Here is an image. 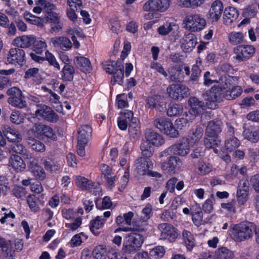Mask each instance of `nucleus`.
Returning <instances> with one entry per match:
<instances>
[{"mask_svg":"<svg viewBox=\"0 0 259 259\" xmlns=\"http://www.w3.org/2000/svg\"><path fill=\"white\" fill-rule=\"evenodd\" d=\"M149 157H140L134 161L133 168L134 172L137 175L139 176H145L148 170L152 168L153 163L149 158Z\"/></svg>","mask_w":259,"mask_h":259,"instance_id":"11","label":"nucleus"},{"mask_svg":"<svg viewBox=\"0 0 259 259\" xmlns=\"http://www.w3.org/2000/svg\"><path fill=\"white\" fill-rule=\"evenodd\" d=\"M211 164L203 160H199L195 165L194 171L199 176H203L209 174L212 170Z\"/></svg>","mask_w":259,"mask_h":259,"instance_id":"34","label":"nucleus"},{"mask_svg":"<svg viewBox=\"0 0 259 259\" xmlns=\"http://www.w3.org/2000/svg\"><path fill=\"white\" fill-rule=\"evenodd\" d=\"M133 112L128 110H124L119 113V116L117 119L118 127L122 131H125L127 127L128 123L132 122V118L134 117Z\"/></svg>","mask_w":259,"mask_h":259,"instance_id":"26","label":"nucleus"},{"mask_svg":"<svg viewBox=\"0 0 259 259\" xmlns=\"http://www.w3.org/2000/svg\"><path fill=\"white\" fill-rule=\"evenodd\" d=\"M183 112V106L180 104H174L170 106L167 110V115L169 117L178 116Z\"/></svg>","mask_w":259,"mask_h":259,"instance_id":"54","label":"nucleus"},{"mask_svg":"<svg viewBox=\"0 0 259 259\" xmlns=\"http://www.w3.org/2000/svg\"><path fill=\"white\" fill-rule=\"evenodd\" d=\"M87 238V236L83 233L76 234L72 237L69 242L70 246L71 247L79 246L83 242V240H86Z\"/></svg>","mask_w":259,"mask_h":259,"instance_id":"59","label":"nucleus"},{"mask_svg":"<svg viewBox=\"0 0 259 259\" xmlns=\"http://www.w3.org/2000/svg\"><path fill=\"white\" fill-rule=\"evenodd\" d=\"M231 238L236 242H241L251 238L253 235L252 225L248 222L233 225L229 229Z\"/></svg>","mask_w":259,"mask_h":259,"instance_id":"1","label":"nucleus"},{"mask_svg":"<svg viewBox=\"0 0 259 259\" xmlns=\"http://www.w3.org/2000/svg\"><path fill=\"white\" fill-rule=\"evenodd\" d=\"M27 202L30 210L34 212L39 211L40 206H43L44 204V201L40 200L38 197L33 194L28 196Z\"/></svg>","mask_w":259,"mask_h":259,"instance_id":"42","label":"nucleus"},{"mask_svg":"<svg viewBox=\"0 0 259 259\" xmlns=\"http://www.w3.org/2000/svg\"><path fill=\"white\" fill-rule=\"evenodd\" d=\"M108 251L106 247L103 245L96 246L93 251L94 256L95 259H106Z\"/></svg>","mask_w":259,"mask_h":259,"instance_id":"56","label":"nucleus"},{"mask_svg":"<svg viewBox=\"0 0 259 259\" xmlns=\"http://www.w3.org/2000/svg\"><path fill=\"white\" fill-rule=\"evenodd\" d=\"M168 97L174 100L181 101L189 95V89L182 84H172L166 89Z\"/></svg>","mask_w":259,"mask_h":259,"instance_id":"9","label":"nucleus"},{"mask_svg":"<svg viewBox=\"0 0 259 259\" xmlns=\"http://www.w3.org/2000/svg\"><path fill=\"white\" fill-rule=\"evenodd\" d=\"M12 150L13 152L24 155L26 159H30L31 157V153L21 144H15Z\"/></svg>","mask_w":259,"mask_h":259,"instance_id":"63","label":"nucleus"},{"mask_svg":"<svg viewBox=\"0 0 259 259\" xmlns=\"http://www.w3.org/2000/svg\"><path fill=\"white\" fill-rule=\"evenodd\" d=\"M128 133L133 141H135L139 138L141 131L140 121L138 118H132V122L129 123Z\"/></svg>","mask_w":259,"mask_h":259,"instance_id":"31","label":"nucleus"},{"mask_svg":"<svg viewBox=\"0 0 259 259\" xmlns=\"http://www.w3.org/2000/svg\"><path fill=\"white\" fill-rule=\"evenodd\" d=\"M92 129L88 125L81 126L78 130L77 140L79 143H85L87 144L92 137Z\"/></svg>","mask_w":259,"mask_h":259,"instance_id":"35","label":"nucleus"},{"mask_svg":"<svg viewBox=\"0 0 259 259\" xmlns=\"http://www.w3.org/2000/svg\"><path fill=\"white\" fill-rule=\"evenodd\" d=\"M119 62L118 61L114 62L110 60L105 61L103 63L102 66L105 71L109 74H112L118 68Z\"/></svg>","mask_w":259,"mask_h":259,"instance_id":"60","label":"nucleus"},{"mask_svg":"<svg viewBox=\"0 0 259 259\" xmlns=\"http://www.w3.org/2000/svg\"><path fill=\"white\" fill-rule=\"evenodd\" d=\"M35 6L33 8L32 12L36 14H40L43 10L47 13L50 10H55L56 7L53 4L46 0H36L35 1Z\"/></svg>","mask_w":259,"mask_h":259,"instance_id":"33","label":"nucleus"},{"mask_svg":"<svg viewBox=\"0 0 259 259\" xmlns=\"http://www.w3.org/2000/svg\"><path fill=\"white\" fill-rule=\"evenodd\" d=\"M223 90L222 86L214 85L203 95L206 101V106L209 109H214L218 106V103L220 102L224 97Z\"/></svg>","mask_w":259,"mask_h":259,"instance_id":"8","label":"nucleus"},{"mask_svg":"<svg viewBox=\"0 0 259 259\" xmlns=\"http://www.w3.org/2000/svg\"><path fill=\"white\" fill-rule=\"evenodd\" d=\"M50 42L55 48H59L63 51H68L72 48L70 39L64 36H56L51 38Z\"/></svg>","mask_w":259,"mask_h":259,"instance_id":"30","label":"nucleus"},{"mask_svg":"<svg viewBox=\"0 0 259 259\" xmlns=\"http://www.w3.org/2000/svg\"><path fill=\"white\" fill-rule=\"evenodd\" d=\"M10 167L17 172L23 171L26 168V164L22 158L19 155H13L9 160Z\"/></svg>","mask_w":259,"mask_h":259,"instance_id":"37","label":"nucleus"},{"mask_svg":"<svg viewBox=\"0 0 259 259\" xmlns=\"http://www.w3.org/2000/svg\"><path fill=\"white\" fill-rule=\"evenodd\" d=\"M153 124L162 133L170 138H177L179 136L178 131L175 128L171 120L166 117L156 116L153 119Z\"/></svg>","mask_w":259,"mask_h":259,"instance_id":"4","label":"nucleus"},{"mask_svg":"<svg viewBox=\"0 0 259 259\" xmlns=\"http://www.w3.org/2000/svg\"><path fill=\"white\" fill-rule=\"evenodd\" d=\"M30 56L33 60L38 63H42L44 61L47 60L51 65L53 66L58 70L60 69V65L57 62L55 57L52 53L48 50L45 52V57H40L36 53H31Z\"/></svg>","mask_w":259,"mask_h":259,"instance_id":"23","label":"nucleus"},{"mask_svg":"<svg viewBox=\"0 0 259 259\" xmlns=\"http://www.w3.org/2000/svg\"><path fill=\"white\" fill-rule=\"evenodd\" d=\"M184 27L192 32L202 30L206 26L205 19L198 14L186 15L182 22Z\"/></svg>","mask_w":259,"mask_h":259,"instance_id":"6","label":"nucleus"},{"mask_svg":"<svg viewBox=\"0 0 259 259\" xmlns=\"http://www.w3.org/2000/svg\"><path fill=\"white\" fill-rule=\"evenodd\" d=\"M74 69L69 65H65L61 72L62 79L64 81H71L73 78Z\"/></svg>","mask_w":259,"mask_h":259,"instance_id":"53","label":"nucleus"},{"mask_svg":"<svg viewBox=\"0 0 259 259\" xmlns=\"http://www.w3.org/2000/svg\"><path fill=\"white\" fill-rule=\"evenodd\" d=\"M130 165L127 164L124 169V175L120 179V186L118 188L120 191H122L125 189L128 182L130 178Z\"/></svg>","mask_w":259,"mask_h":259,"instance_id":"62","label":"nucleus"},{"mask_svg":"<svg viewBox=\"0 0 259 259\" xmlns=\"http://www.w3.org/2000/svg\"><path fill=\"white\" fill-rule=\"evenodd\" d=\"M205 0H179V6L182 8L196 9L201 7Z\"/></svg>","mask_w":259,"mask_h":259,"instance_id":"47","label":"nucleus"},{"mask_svg":"<svg viewBox=\"0 0 259 259\" xmlns=\"http://www.w3.org/2000/svg\"><path fill=\"white\" fill-rule=\"evenodd\" d=\"M24 77L26 79L33 78L36 83H40L41 80L39 74V70L37 68H31L26 71Z\"/></svg>","mask_w":259,"mask_h":259,"instance_id":"55","label":"nucleus"},{"mask_svg":"<svg viewBox=\"0 0 259 259\" xmlns=\"http://www.w3.org/2000/svg\"><path fill=\"white\" fill-rule=\"evenodd\" d=\"M33 45V51L37 54L41 55L47 49V44L46 41L41 39L36 40L35 39V42Z\"/></svg>","mask_w":259,"mask_h":259,"instance_id":"61","label":"nucleus"},{"mask_svg":"<svg viewBox=\"0 0 259 259\" xmlns=\"http://www.w3.org/2000/svg\"><path fill=\"white\" fill-rule=\"evenodd\" d=\"M245 139L256 143L259 140V129L253 126H250L244 130L242 134Z\"/></svg>","mask_w":259,"mask_h":259,"instance_id":"36","label":"nucleus"},{"mask_svg":"<svg viewBox=\"0 0 259 259\" xmlns=\"http://www.w3.org/2000/svg\"><path fill=\"white\" fill-rule=\"evenodd\" d=\"M38 108L35 112V116L48 122L56 123L59 120V116L51 107L44 104L38 105Z\"/></svg>","mask_w":259,"mask_h":259,"instance_id":"15","label":"nucleus"},{"mask_svg":"<svg viewBox=\"0 0 259 259\" xmlns=\"http://www.w3.org/2000/svg\"><path fill=\"white\" fill-rule=\"evenodd\" d=\"M237 10L232 7H227L224 11L223 20L226 25H230L238 17Z\"/></svg>","mask_w":259,"mask_h":259,"instance_id":"38","label":"nucleus"},{"mask_svg":"<svg viewBox=\"0 0 259 259\" xmlns=\"http://www.w3.org/2000/svg\"><path fill=\"white\" fill-rule=\"evenodd\" d=\"M76 64L80 70L85 73L90 72L92 66L90 60L83 56L76 57Z\"/></svg>","mask_w":259,"mask_h":259,"instance_id":"44","label":"nucleus"},{"mask_svg":"<svg viewBox=\"0 0 259 259\" xmlns=\"http://www.w3.org/2000/svg\"><path fill=\"white\" fill-rule=\"evenodd\" d=\"M240 145V141L234 136L227 138L225 141V148L227 152H232Z\"/></svg>","mask_w":259,"mask_h":259,"instance_id":"50","label":"nucleus"},{"mask_svg":"<svg viewBox=\"0 0 259 259\" xmlns=\"http://www.w3.org/2000/svg\"><path fill=\"white\" fill-rule=\"evenodd\" d=\"M255 49L252 45H239L234 48L233 58L238 62H244L251 58L255 53Z\"/></svg>","mask_w":259,"mask_h":259,"instance_id":"10","label":"nucleus"},{"mask_svg":"<svg viewBox=\"0 0 259 259\" xmlns=\"http://www.w3.org/2000/svg\"><path fill=\"white\" fill-rule=\"evenodd\" d=\"M75 181L77 186L83 190H91L93 188L100 189L98 184L94 183L85 177L77 176L75 177Z\"/></svg>","mask_w":259,"mask_h":259,"instance_id":"29","label":"nucleus"},{"mask_svg":"<svg viewBox=\"0 0 259 259\" xmlns=\"http://www.w3.org/2000/svg\"><path fill=\"white\" fill-rule=\"evenodd\" d=\"M25 54L24 50L20 48H12L7 57V63L14 65H22L25 62Z\"/></svg>","mask_w":259,"mask_h":259,"instance_id":"18","label":"nucleus"},{"mask_svg":"<svg viewBox=\"0 0 259 259\" xmlns=\"http://www.w3.org/2000/svg\"><path fill=\"white\" fill-rule=\"evenodd\" d=\"M221 143V139L219 135L206 134L204 139V144L207 149H212L215 154H219V151L217 148Z\"/></svg>","mask_w":259,"mask_h":259,"instance_id":"25","label":"nucleus"},{"mask_svg":"<svg viewBox=\"0 0 259 259\" xmlns=\"http://www.w3.org/2000/svg\"><path fill=\"white\" fill-rule=\"evenodd\" d=\"M11 246L10 241H7L0 237V254L5 257H11L14 249Z\"/></svg>","mask_w":259,"mask_h":259,"instance_id":"46","label":"nucleus"},{"mask_svg":"<svg viewBox=\"0 0 259 259\" xmlns=\"http://www.w3.org/2000/svg\"><path fill=\"white\" fill-rule=\"evenodd\" d=\"M158 229L160 231V238L173 242L178 237L176 229L168 223H161L158 226Z\"/></svg>","mask_w":259,"mask_h":259,"instance_id":"16","label":"nucleus"},{"mask_svg":"<svg viewBox=\"0 0 259 259\" xmlns=\"http://www.w3.org/2000/svg\"><path fill=\"white\" fill-rule=\"evenodd\" d=\"M28 167L30 172L36 179L42 181L46 178V173L43 168L38 165L36 159L31 160Z\"/></svg>","mask_w":259,"mask_h":259,"instance_id":"27","label":"nucleus"},{"mask_svg":"<svg viewBox=\"0 0 259 259\" xmlns=\"http://www.w3.org/2000/svg\"><path fill=\"white\" fill-rule=\"evenodd\" d=\"M145 138L146 141L142 143L141 150L143 156L146 157H151L153 155V150L151 145L159 147L163 145L165 141L162 135L153 131H147Z\"/></svg>","mask_w":259,"mask_h":259,"instance_id":"2","label":"nucleus"},{"mask_svg":"<svg viewBox=\"0 0 259 259\" xmlns=\"http://www.w3.org/2000/svg\"><path fill=\"white\" fill-rule=\"evenodd\" d=\"M27 142L31 148L36 151L43 152L46 150V147L42 142L32 138H29Z\"/></svg>","mask_w":259,"mask_h":259,"instance_id":"58","label":"nucleus"},{"mask_svg":"<svg viewBox=\"0 0 259 259\" xmlns=\"http://www.w3.org/2000/svg\"><path fill=\"white\" fill-rule=\"evenodd\" d=\"M183 243L189 251H191L196 245V240L193 234L190 231L184 230L182 232Z\"/></svg>","mask_w":259,"mask_h":259,"instance_id":"41","label":"nucleus"},{"mask_svg":"<svg viewBox=\"0 0 259 259\" xmlns=\"http://www.w3.org/2000/svg\"><path fill=\"white\" fill-rule=\"evenodd\" d=\"M8 93L11 97L8 99V103L11 105L19 108H25L27 106V103L23 96L21 90L16 87L9 89Z\"/></svg>","mask_w":259,"mask_h":259,"instance_id":"13","label":"nucleus"},{"mask_svg":"<svg viewBox=\"0 0 259 259\" xmlns=\"http://www.w3.org/2000/svg\"><path fill=\"white\" fill-rule=\"evenodd\" d=\"M146 103L149 108H155L161 112L166 108L165 98L161 95H155L148 97Z\"/></svg>","mask_w":259,"mask_h":259,"instance_id":"21","label":"nucleus"},{"mask_svg":"<svg viewBox=\"0 0 259 259\" xmlns=\"http://www.w3.org/2000/svg\"><path fill=\"white\" fill-rule=\"evenodd\" d=\"M224 11L222 2L220 0L214 1L211 4L208 12L209 18L213 22H217L221 18Z\"/></svg>","mask_w":259,"mask_h":259,"instance_id":"24","label":"nucleus"},{"mask_svg":"<svg viewBox=\"0 0 259 259\" xmlns=\"http://www.w3.org/2000/svg\"><path fill=\"white\" fill-rule=\"evenodd\" d=\"M192 220L194 224L200 226L203 222V213L200 205L195 203L191 205Z\"/></svg>","mask_w":259,"mask_h":259,"instance_id":"39","label":"nucleus"},{"mask_svg":"<svg viewBox=\"0 0 259 259\" xmlns=\"http://www.w3.org/2000/svg\"><path fill=\"white\" fill-rule=\"evenodd\" d=\"M2 130L4 136L9 141L14 143H19L21 141L22 139L21 135L15 129L9 125H4Z\"/></svg>","mask_w":259,"mask_h":259,"instance_id":"32","label":"nucleus"},{"mask_svg":"<svg viewBox=\"0 0 259 259\" xmlns=\"http://www.w3.org/2000/svg\"><path fill=\"white\" fill-rule=\"evenodd\" d=\"M30 132L36 137L44 136L53 140L57 139L53 130L48 125L36 124L31 128Z\"/></svg>","mask_w":259,"mask_h":259,"instance_id":"19","label":"nucleus"},{"mask_svg":"<svg viewBox=\"0 0 259 259\" xmlns=\"http://www.w3.org/2000/svg\"><path fill=\"white\" fill-rule=\"evenodd\" d=\"M143 241V237L140 234L130 233L124 238L122 250L125 253H134L140 249Z\"/></svg>","mask_w":259,"mask_h":259,"instance_id":"5","label":"nucleus"},{"mask_svg":"<svg viewBox=\"0 0 259 259\" xmlns=\"http://www.w3.org/2000/svg\"><path fill=\"white\" fill-rule=\"evenodd\" d=\"M35 41V36L33 35H23L16 37L13 44L21 48H28L31 47Z\"/></svg>","mask_w":259,"mask_h":259,"instance_id":"28","label":"nucleus"},{"mask_svg":"<svg viewBox=\"0 0 259 259\" xmlns=\"http://www.w3.org/2000/svg\"><path fill=\"white\" fill-rule=\"evenodd\" d=\"M182 68L180 65L169 68L168 72L169 79L172 81H180L182 79Z\"/></svg>","mask_w":259,"mask_h":259,"instance_id":"49","label":"nucleus"},{"mask_svg":"<svg viewBox=\"0 0 259 259\" xmlns=\"http://www.w3.org/2000/svg\"><path fill=\"white\" fill-rule=\"evenodd\" d=\"M113 74L114 81L121 84L124 78L123 66L122 64L119 65Z\"/></svg>","mask_w":259,"mask_h":259,"instance_id":"64","label":"nucleus"},{"mask_svg":"<svg viewBox=\"0 0 259 259\" xmlns=\"http://www.w3.org/2000/svg\"><path fill=\"white\" fill-rule=\"evenodd\" d=\"M175 26L176 24L174 23L166 22L157 28V32L161 35H166L171 32Z\"/></svg>","mask_w":259,"mask_h":259,"instance_id":"57","label":"nucleus"},{"mask_svg":"<svg viewBox=\"0 0 259 259\" xmlns=\"http://www.w3.org/2000/svg\"><path fill=\"white\" fill-rule=\"evenodd\" d=\"M191 147L189 141L186 137H184L180 139L176 143L170 146L166 150L162 152L160 156H163L168 153L185 157L189 153Z\"/></svg>","mask_w":259,"mask_h":259,"instance_id":"7","label":"nucleus"},{"mask_svg":"<svg viewBox=\"0 0 259 259\" xmlns=\"http://www.w3.org/2000/svg\"><path fill=\"white\" fill-rule=\"evenodd\" d=\"M111 215V212L107 211L103 213V216H97L90 221L89 226L92 233L95 236L100 234V230L104 226L107 219Z\"/></svg>","mask_w":259,"mask_h":259,"instance_id":"17","label":"nucleus"},{"mask_svg":"<svg viewBox=\"0 0 259 259\" xmlns=\"http://www.w3.org/2000/svg\"><path fill=\"white\" fill-rule=\"evenodd\" d=\"M223 123L220 120L215 119L208 123L206 128V134L219 135L222 131Z\"/></svg>","mask_w":259,"mask_h":259,"instance_id":"43","label":"nucleus"},{"mask_svg":"<svg viewBox=\"0 0 259 259\" xmlns=\"http://www.w3.org/2000/svg\"><path fill=\"white\" fill-rule=\"evenodd\" d=\"M234 252L226 247L219 248L215 252L214 259H234Z\"/></svg>","mask_w":259,"mask_h":259,"instance_id":"45","label":"nucleus"},{"mask_svg":"<svg viewBox=\"0 0 259 259\" xmlns=\"http://www.w3.org/2000/svg\"><path fill=\"white\" fill-rule=\"evenodd\" d=\"M182 49L184 52H190L192 51L197 44V38L195 35L192 33L185 34L180 40Z\"/></svg>","mask_w":259,"mask_h":259,"instance_id":"22","label":"nucleus"},{"mask_svg":"<svg viewBox=\"0 0 259 259\" xmlns=\"http://www.w3.org/2000/svg\"><path fill=\"white\" fill-rule=\"evenodd\" d=\"M203 135V130L201 127L193 128L190 132L186 138L189 141V143L193 146L197 144Z\"/></svg>","mask_w":259,"mask_h":259,"instance_id":"40","label":"nucleus"},{"mask_svg":"<svg viewBox=\"0 0 259 259\" xmlns=\"http://www.w3.org/2000/svg\"><path fill=\"white\" fill-rule=\"evenodd\" d=\"M188 105L190 107V109L187 113L191 117H193L194 119L204 110L205 108L204 103L194 97L189 99Z\"/></svg>","mask_w":259,"mask_h":259,"instance_id":"20","label":"nucleus"},{"mask_svg":"<svg viewBox=\"0 0 259 259\" xmlns=\"http://www.w3.org/2000/svg\"><path fill=\"white\" fill-rule=\"evenodd\" d=\"M183 117L175 120V125L177 128L180 130L186 127L189 122H192L194 120L193 117H191L187 112H185V114H183Z\"/></svg>","mask_w":259,"mask_h":259,"instance_id":"52","label":"nucleus"},{"mask_svg":"<svg viewBox=\"0 0 259 259\" xmlns=\"http://www.w3.org/2000/svg\"><path fill=\"white\" fill-rule=\"evenodd\" d=\"M182 161L176 156H171L167 161L161 163L160 167L165 174L171 175L175 174L181 169Z\"/></svg>","mask_w":259,"mask_h":259,"instance_id":"14","label":"nucleus"},{"mask_svg":"<svg viewBox=\"0 0 259 259\" xmlns=\"http://www.w3.org/2000/svg\"><path fill=\"white\" fill-rule=\"evenodd\" d=\"M237 80V77L230 75L225 76V82L222 84L224 98L227 100H233L241 95L242 93L241 87L234 85Z\"/></svg>","mask_w":259,"mask_h":259,"instance_id":"3","label":"nucleus"},{"mask_svg":"<svg viewBox=\"0 0 259 259\" xmlns=\"http://www.w3.org/2000/svg\"><path fill=\"white\" fill-rule=\"evenodd\" d=\"M45 169L51 173L55 172L61 168V165L50 158H42L41 160Z\"/></svg>","mask_w":259,"mask_h":259,"instance_id":"48","label":"nucleus"},{"mask_svg":"<svg viewBox=\"0 0 259 259\" xmlns=\"http://www.w3.org/2000/svg\"><path fill=\"white\" fill-rule=\"evenodd\" d=\"M244 36L241 32L233 31L228 34V38L231 44L237 45L243 42Z\"/></svg>","mask_w":259,"mask_h":259,"instance_id":"51","label":"nucleus"},{"mask_svg":"<svg viewBox=\"0 0 259 259\" xmlns=\"http://www.w3.org/2000/svg\"><path fill=\"white\" fill-rule=\"evenodd\" d=\"M170 0H148L143 5L145 11L163 13L169 8Z\"/></svg>","mask_w":259,"mask_h":259,"instance_id":"12","label":"nucleus"}]
</instances>
